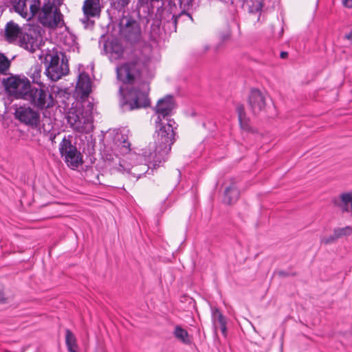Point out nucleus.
<instances>
[{
	"label": "nucleus",
	"mask_w": 352,
	"mask_h": 352,
	"mask_svg": "<svg viewBox=\"0 0 352 352\" xmlns=\"http://www.w3.org/2000/svg\"><path fill=\"white\" fill-rule=\"evenodd\" d=\"M45 74L52 81H57L69 74L67 60L57 49L47 50L43 54Z\"/></svg>",
	"instance_id": "1"
},
{
	"label": "nucleus",
	"mask_w": 352,
	"mask_h": 352,
	"mask_svg": "<svg viewBox=\"0 0 352 352\" xmlns=\"http://www.w3.org/2000/svg\"><path fill=\"white\" fill-rule=\"evenodd\" d=\"M149 61L148 56L142 53L136 54L131 61L117 68L118 79L124 83H133L146 71Z\"/></svg>",
	"instance_id": "2"
},
{
	"label": "nucleus",
	"mask_w": 352,
	"mask_h": 352,
	"mask_svg": "<svg viewBox=\"0 0 352 352\" xmlns=\"http://www.w3.org/2000/svg\"><path fill=\"white\" fill-rule=\"evenodd\" d=\"M156 132L154 136L155 153L156 155L164 156L167 155L175 141V132L170 123L162 124L161 118L157 117L156 120Z\"/></svg>",
	"instance_id": "3"
},
{
	"label": "nucleus",
	"mask_w": 352,
	"mask_h": 352,
	"mask_svg": "<svg viewBox=\"0 0 352 352\" xmlns=\"http://www.w3.org/2000/svg\"><path fill=\"white\" fill-rule=\"evenodd\" d=\"M6 91L17 99L25 100L31 89L30 80L25 77L12 76L3 80Z\"/></svg>",
	"instance_id": "4"
},
{
	"label": "nucleus",
	"mask_w": 352,
	"mask_h": 352,
	"mask_svg": "<svg viewBox=\"0 0 352 352\" xmlns=\"http://www.w3.org/2000/svg\"><path fill=\"white\" fill-rule=\"evenodd\" d=\"M58 6L45 1L39 13L40 22L50 28L59 25L63 22V15L58 8Z\"/></svg>",
	"instance_id": "5"
},
{
	"label": "nucleus",
	"mask_w": 352,
	"mask_h": 352,
	"mask_svg": "<svg viewBox=\"0 0 352 352\" xmlns=\"http://www.w3.org/2000/svg\"><path fill=\"white\" fill-rule=\"evenodd\" d=\"M59 151L65 162L72 168L77 167L82 164V156L75 146L72 144L69 138H64L59 145Z\"/></svg>",
	"instance_id": "6"
},
{
	"label": "nucleus",
	"mask_w": 352,
	"mask_h": 352,
	"mask_svg": "<svg viewBox=\"0 0 352 352\" xmlns=\"http://www.w3.org/2000/svg\"><path fill=\"white\" fill-rule=\"evenodd\" d=\"M25 100L38 109H49L54 105V99L47 91L36 87H31Z\"/></svg>",
	"instance_id": "7"
},
{
	"label": "nucleus",
	"mask_w": 352,
	"mask_h": 352,
	"mask_svg": "<svg viewBox=\"0 0 352 352\" xmlns=\"http://www.w3.org/2000/svg\"><path fill=\"white\" fill-rule=\"evenodd\" d=\"M16 12L22 17L31 19L39 10V0H10Z\"/></svg>",
	"instance_id": "8"
},
{
	"label": "nucleus",
	"mask_w": 352,
	"mask_h": 352,
	"mask_svg": "<svg viewBox=\"0 0 352 352\" xmlns=\"http://www.w3.org/2000/svg\"><path fill=\"white\" fill-rule=\"evenodd\" d=\"M16 118L21 122L31 126H37L40 122L39 113L30 107H20L15 112Z\"/></svg>",
	"instance_id": "9"
},
{
	"label": "nucleus",
	"mask_w": 352,
	"mask_h": 352,
	"mask_svg": "<svg viewBox=\"0 0 352 352\" xmlns=\"http://www.w3.org/2000/svg\"><path fill=\"white\" fill-rule=\"evenodd\" d=\"M120 26L121 34L129 39L136 38L140 33L138 23L131 17H123L120 21Z\"/></svg>",
	"instance_id": "10"
},
{
	"label": "nucleus",
	"mask_w": 352,
	"mask_h": 352,
	"mask_svg": "<svg viewBox=\"0 0 352 352\" xmlns=\"http://www.w3.org/2000/svg\"><path fill=\"white\" fill-rule=\"evenodd\" d=\"M249 105L255 115L265 111L267 106L265 96L258 89L252 90L249 97Z\"/></svg>",
	"instance_id": "11"
},
{
	"label": "nucleus",
	"mask_w": 352,
	"mask_h": 352,
	"mask_svg": "<svg viewBox=\"0 0 352 352\" xmlns=\"http://www.w3.org/2000/svg\"><path fill=\"white\" fill-rule=\"evenodd\" d=\"M149 91L148 85L144 83L141 91H135L134 97L129 102L130 109H139L148 106L149 100L148 94Z\"/></svg>",
	"instance_id": "12"
},
{
	"label": "nucleus",
	"mask_w": 352,
	"mask_h": 352,
	"mask_svg": "<svg viewBox=\"0 0 352 352\" xmlns=\"http://www.w3.org/2000/svg\"><path fill=\"white\" fill-rule=\"evenodd\" d=\"M23 33L22 28L12 21L8 22L4 29V37L10 43L20 40Z\"/></svg>",
	"instance_id": "13"
},
{
	"label": "nucleus",
	"mask_w": 352,
	"mask_h": 352,
	"mask_svg": "<svg viewBox=\"0 0 352 352\" xmlns=\"http://www.w3.org/2000/svg\"><path fill=\"white\" fill-rule=\"evenodd\" d=\"M91 91V80L85 73L80 74L76 87V94L81 98L87 97Z\"/></svg>",
	"instance_id": "14"
},
{
	"label": "nucleus",
	"mask_w": 352,
	"mask_h": 352,
	"mask_svg": "<svg viewBox=\"0 0 352 352\" xmlns=\"http://www.w3.org/2000/svg\"><path fill=\"white\" fill-rule=\"evenodd\" d=\"M100 0H85L82 11L87 18L98 16L101 12Z\"/></svg>",
	"instance_id": "15"
},
{
	"label": "nucleus",
	"mask_w": 352,
	"mask_h": 352,
	"mask_svg": "<svg viewBox=\"0 0 352 352\" xmlns=\"http://www.w3.org/2000/svg\"><path fill=\"white\" fill-rule=\"evenodd\" d=\"M174 107L175 102L173 98L171 96H166L158 101L155 107V111L157 113L165 117L170 113Z\"/></svg>",
	"instance_id": "16"
},
{
	"label": "nucleus",
	"mask_w": 352,
	"mask_h": 352,
	"mask_svg": "<svg viewBox=\"0 0 352 352\" xmlns=\"http://www.w3.org/2000/svg\"><path fill=\"white\" fill-rule=\"evenodd\" d=\"M239 190L236 184L231 182L230 185L226 186L224 192L223 202L226 204L231 205L234 204L239 197Z\"/></svg>",
	"instance_id": "17"
},
{
	"label": "nucleus",
	"mask_w": 352,
	"mask_h": 352,
	"mask_svg": "<svg viewBox=\"0 0 352 352\" xmlns=\"http://www.w3.org/2000/svg\"><path fill=\"white\" fill-rule=\"evenodd\" d=\"M340 198L339 201H334L335 205L340 209L342 213L352 212V192L342 193Z\"/></svg>",
	"instance_id": "18"
},
{
	"label": "nucleus",
	"mask_w": 352,
	"mask_h": 352,
	"mask_svg": "<svg viewBox=\"0 0 352 352\" xmlns=\"http://www.w3.org/2000/svg\"><path fill=\"white\" fill-rule=\"evenodd\" d=\"M236 111L238 113L241 129L244 131L254 133L255 132V129L252 128L250 124V121L246 117L243 106L238 105Z\"/></svg>",
	"instance_id": "19"
},
{
	"label": "nucleus",
	"mask_w": 352,
	"mask_h": 352,
	"mask_svg": "<svg viewBox=\"0 0 352 352\" xmlns=\"http://www.w3.org/2000/svg\"><path fill=\"white\" fill-rule=\"evenodd\" d=\"M79 128H74V130L79 133H89L93 129L92 118L91 115H86L80 117L76 123Z\"/></svg>",
	"instance_id": "20"
},
{
	"label": "nucleus",
	"mask_w": 352,
	"mask_h": 352,
	"mask_svg": "<svg viewBox=\"0 0 352 352\" xmlns=\"http://www.w3.org/2000/svg\"><path fill=\"white\" fill-rule=\"evenodd\" d=\"M212 321L214 328H217V323L219 324L221 331L224 336H226V320L218 309L212 311Z\"/></svg>",
	"instance_id": "21"
},
{
	"label": "nucleus",
	"mask_w": 352,
	"mask_h": 352,
	"mask_svg": "<svg viewBox=\"0 0 352 352\" xmlns=\"http://www.w3.org/2000/svg\"><path fill=\"white\" fill-rule=\"evenodd\" d=\"M173 335L177 340L181 341L183 344H189L191 342L188 333L181 326L177 325L175 327Z\"/></svg>",
	"instance_id": "22"
},
{
	"label": "nucleus",
	"mask_w": 352,
	"mask_h": 352,
	"mask_svg": "<svg viewBox=\"0 0 352 352\" xmlns=\"http://www.w3.org/2000/svg\"><path fill=\"white\" fill-rule=\"evenodd\" d=\"M65 333V342L69 352H77L78 345L75 336L69 329H66Z\"/></svg>",
	"instance_id": "23"
},
{
	"label": "nucleus",
	"mask_w": 352,
	"mask_h": 352,
	"mask_svg": "<svg viewBox=\"0 0 352 352\" xmlns=\"http://www.w3.org/2000/svg\"><path fill=\"white\" fill-rule=\"evenodd\" d=\"M19 42L21 46L25 49L30 52H33L34 50L36 41L33 37L30 36L28 34L23 33V36L19 40Z\"/></svg>",
	"instance_id": "24"
},
{
	"label": "nucleus",
	"mask_w": 352,
	"mask_h": 352,
	"mask_svg": "<svg viewBox=\"0 0 352 352\" xmlns=\"http://www.w3.org/2000/svg\"><path fill=\"white\" fill-rule=\"evenodd\" d=\"M263 1L264 0H250V12L257 15V20L259 19Z\"/></svg>",
	"instance_id": "25"
},
{
	"label": "nucleus",
	"mask_w": 352,
	"mask_h": 352,
	"mask_svg": "<svg viewBox=\"0 0 352 352\" xmlns=\"http://www.w3.org/2000/svg\"><path fill=\"white\" fill-rule=\"evenodd\" d=\"M82 115V114L76 111L69 112L67 115V122L73 129L74 128H79V126H77L76 123L78 122Z\"/></svg>",
	"instance_id": "26"
},
{
	"label": "nucleus",
	"mask_w": 352,
	"mask_h": 352,
	"mask_svg": "<svg viewBox=\"0 0 352 352\" xmlns=\"http://www.w3.org/2000/svg\"><path fill=\"white\" fill-rule=\"evenodd\" d=\"M338 239L352 234V226H347L344 228H336L333 229Z\"/></svg>",
	"instance_id": "27"
},
{
	"label": "nucleus",
	"mask_w": 352,
	"mask_h": 352,
	"mask_svg": "<svg viewBox=\"0 0 352 352\" xmlns=\"http://www.w3.org/2000/svg\"><path fill=\"white\" fill-rule=\"evenodd\" d=\"M41 69L39 66L36 65L34 68L32 69L31 74L30 75V78H32L33 82L36 84H41Z\"/></svg>",
	"instance_id": "28"
},
{
	"label": "nucleus",
	"mask_w": 352,
	"mask_h": 352,
	"mask_svg": "<svg viewBox=\"0 0 352 352\" xmlns=\"http://www.w3.org/2000/svg\"><path fill=\"white\" fill-rule=\"evenodd\" d=\"M10 67V62L8 58L0 54V74H4Z\"/></svg>",
	"instance_id": "29"
},
{
	"label": "nucleus",
	"mask_w": 352,
	"mask_h": 352,
	"mask_svg": "<svg viewBox=\"0 0 352 352\" xmlns=\"http://www.w3.org/2000/svg\"><path fill=\"white\" fill-rule=\"evenodd\" d=\"M338 237L336 236V233L333 231V234L329 236L328 237H324L321 239V242L324 244H330L334 243L336 240H338Z\"/></svg>",
	"instance_id": "30"
},
{
	"label": "nucleus",
	"mask_w": 352,
	"mask_h": 352,
	"mask_svg": "<svg viewBox=\"0 0 352 352\" xmlns=\"http://www.w3.org/2000/svg\"><path fill=\"white\" fill-rule=\"evenodd\" d=\"M116 50H114V49L113 50V53L116 54V55L115 57L116 58H120L123 53L122 48L119 45H116Z\"/></svg>",
	"instance_id": "31"
},
{
	"label": "nucleus",
	"mask_w": 352,
	"mask_h": 352,
	"mask_svg": "<svg viewBox=\"0 0 352 352\" xmlns=\"http://www.w3.org/2000/svg\"><path fill=\"white\" fill-rule=\"evenodd\" d=\"M45 1L50 3H53L57 6H60L63 0H45Z\"/></svg>",
	"instance_id": "32"
},
{
	"label": "nucleus",
	"mask_w": 352,
	"mask_h": 352,
	"mask_svg": "<svg viewBox=\"0 0 352 352\" xmlns=\"http://www.w3.org/2000/svg\"><path fill=\"white\" fill-rule=\"evenodd\" d=\"M130 143L127 141L124 140L122 142V147L124 148V151H129L130 150Z\"/></svg>",
	"instance_id": "33"
},
{
	"label": "nucleus",
	"mask_w": 352,
	"mask_h": 352,
	"mask_svg": "<svg viewBox=\"0 0 352 352\" xmlns=\"http://www.w3.org/2000/svg\"><path fill=\"white\" fill-rule=\"evenodd\" d=\"M343 4L345 7L351 8H352V0H344Z\"/></svg>",
	"instance_id": "34"
},
{
	"label": "nucleus",
	"mask_w": 352,
	"mask_h": 352,
	"mask_svg": "<svg viewBox=\"0 0 352 352\" xmlns=\"http://www.w3.org/2000/svg\"><path fill=\"white\" fill-rule=\"evenodd\" d=\"M254 133H255L258 138H263L265 135V133L258 132L256 129H255V132Z\"/></svg>",
	"instance_id": "35"
},
{
	"label": "nucleus",
	"mask_w": 352,
	"mask_h": 352,
	"mask_svg": "<svg viewBox=\"0 0 352 352\" xmlns=\"http://www.w3.org/2000/svg\"><path fill=\"white\" fill-rule=\"evenodd\" d=\"M121 1H122V3H122V6H127V5L129 4V0H121Z\"/></svg>",
	"instance_id": "36"
},
{
	"label": "nucleus",
	"mask_w": 352,
	"mask_h": 352,
	"mask_svg": "<svg viewBox=\"0 0 352 352\" xmlns=\"http://www.w3.org/2000/svg\"><path fill=\"white\" fill-rule=\"evenodd\" d=\"M4 299V294L1 291H0V301H3Z\"/></svg>",
	"instance_id": "37"
},
{
	"label": "nucleus",
	"mask_w": 352,
	"mask_h": 352,
	"mask_svg": "<svg viewBox=\"0 0 352 352\" xmlns=\"http://www.w3.org/2000/svg\"><path fill=\"white\" fill-rule=\"evenodd\" d=\"M287 56V52H283L280 53V57L283 58H285Z\"/></svg>",
	"instance_id": "38"
},
{
	"label": "nucleus",
	"mask_w": 352,
	"mask_h": 352,
	"mask_svg": "<svg viewBox=\"0 0 352 352\" xmlns=\"http://www.w3.org/2000/svg\"><path fill=\"white\" fill-rule=\"evenodd\" d=\"M346 38H348V39L352 38V32H351L350 34H347L346 36Z\"/></svg>",
	"instance_id": "39"
},
{
	"label": "nucleus",
	"mask_w": 352,
	"mask_h": 352,
	"mask_svg": "<svg viewBox=\"0 0 352 352\" xmlns=\"http://www.w3.org/2000/svg\"><path fill=\"white\" fill-rule=\"evenodd\" d=\"M279 275L283 276H286V274L284 272H279Z\"/></svg>",
	"instance_id": "40"
},
{
	"label": "nucleus",
	"mask_w": 352,
	"mask_h": 352,
	"mask_svg": "<svg viewBox=\"0 0 352 352\" xmlns=\"http://www.w3.org/2000/svg\"><path fill=\"white\" fill-rule=\"evenodd\" d=\"M95 178H96V182H94V184H97V183H98V182H99V177H95Z\"/></svg>",
	"instance_id": "41"
},
{
	"label": "nucleus",
	"mask_w": 352,
	"mask_h": 352,
	"mask_svg": "<svg viewBox=\"0 0 352 352\" xmlns=\"http://www.w3.org/2000/svg\"><path fill=\"white\" fill-rule=\"evenodd\" d=\"M140 2H141L142 3H144L146 1V0H139Z\"/></svg>",
	"instance_id": "42"
},
{
	"label": "nucleus",
	"mask_w": 352,
	"mask_h": 352,
	"mask_svg": "<svg viewBox=\"0 0 352 352\" xmlns=\"http://www.w3.org/2000/svg\"><path fill=\"white\" fill-rule=\"evenodd\" d=\"M280 352H283V348H282V347H281V349H280Z\"/></svg>",
	"instance_id": "43"
}]
</instances>
